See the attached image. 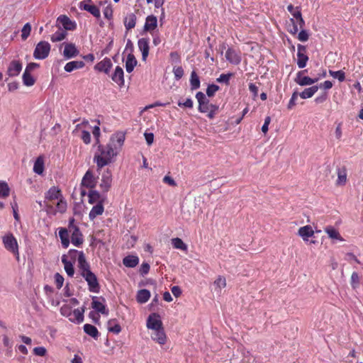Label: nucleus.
Wrapping results in <instances>:
<instances>
[{
  "mask_svg": "<svg viewBox=\"0 0 363 363\" xmlns=\"http://www.w3.org/2000/svg\"><path fill=\"white\" fill-rule=\"evenodd\" d=\"M233 76L232 73L228 74H222L220 77L216 79V81L219 83H225L226 84H229V81L230 77Z\"/></svg>",
  "mask_w": 363,
  "mask_h": 363,
  "instance_id": "6e6d98bb",
  "label": "nucleus"
},
{
  "mask_svg": "<svg viewBox=\"0 0 363 363\" xmlns=\"http://www.w3.org/2000/svg\"><path fill=\"white\" fill-rule=\"evenodd\" d=\"M219 89V86L216 84H210L206 89V94L208 96H213L215 93Z\"/></svg>",
  "mask_w": 363,
  "mask_h": 363,
  "instance_id": "4d7b16f0",
  "label": "nucleus"
},
{
  "mask_svg": "<svg viewBox=\"0 0 363 363\" xmlns=\"http://www.w3.org/2000/svg\"><path fill=\"white\" fill-rule=\"evenodd\" d=\"M81 252H83L78 251L77 250H70L68 252V255H67V256H68V259L69 258V261H72L74 263L76 261V259L78 261V257H79Z\"/></svg>",
  "mask_w": 363,
  "mask_h": 363,
  "instance_id": "603ef678",
  "label": "nucleus"
},
{
  "mask_svg": "<svg viewBox=\"0 0 363 363\" xmlns=\"http://www.w3.org/2000/svg\"><path fill=\"white\" fill-rule=\"evenodd\" d=\"M173 73L177 80L180 79L184 75V69L182 67H174L173 68Z\"/></svg>",
  "mask_w": 363,
  "mask_h": 363,
  "instance_id": "13d9d810",
  "label": "nucleus"
},
{
  "mask_svg": "<svg viewBox=\"0 0 363 363\" xmlns=\"http://www.w3.org/2000/svg\"><path fill=\"white\" fill-rule=\"evenodd\" d=\"M84 312L83 308L74 309L72 313H69V320L72 322L76 321L78 323H82L84 320Z\"/></svg>",
  "mask_w": 363,
  "mask_h": 363,
  "instance_id": "cd10ccee",
  "label": "nucleus"
},
{
  "mask_svg": "<svg viewBox=\"0 0 363 363\" xmlns=\"http://www.w3.org/2000/svg\"><path fill=\"white\" fill-rule=\"evenodd\" d=\"M97 183V178L94 177L91 170H87L84 175L82 180V185L89 189H93L96 186Z\"/></svg>",
  "mask_w": 363,
  "mask_h": 363,
  "instance_id": "9b49d317",
  "label": "nucleus"
},
{
  "mask_svg": "<svg viewBox=\"0 0 363 363\" xmlns=\"http://www.w3.org/2000/svg\"><path fill=\"white\" fill-rule=\"evenodd\" d=\"M55 283L57 289H61L63 285L64 278L59 273L55 274Z\"/></svg>",
  "mask_w": 363,
  "mask_h": 363,
  "instance_id": "bf43d9fd",
  "label": "nucleus"
},
{
  "mask_svg": "<svg viewBox=\"0 0 363 363\" xmlns=\"http://www.w3.org/2000/svg\"><path fill=\"white\" fill-rule=\"evenodd\" d=\"M151 337L160 345H164L167 342V336L163 328L153 330L151 333Z\"/></svg>",
  "mask_w": 363,
  "mask_h": 363,
  "instance_id": "dca6fc26",
  "label": "nucleus"
},
{
  "mask_svg": "<svg viewBox=\"0 0 363 363\" xmlns=\"http://www.w3.org/2000/svg\"><path fill=\"white\" fill-rule=\"evenodd\" d=\"M309 35L308 32L306 30L302 29L298 35V39L301 42H306L308 40Z\"/></svg>",
  "mask_w": 363,
  "mask_h": 363,
  "instance_id": "e2e57ef3",
  "label": "nucleus"
},
{
  "mask_svg": "<svg viewBox=\"0 0 363 363\" xmlns=\"http://www.w3.org/2000/svg\"><path fill=\"white\" fill-rule=\"evenodd\" d=\"M136 65L137 60L135 56L132 53L128 54L125 61V69L127 72H132Z\"/></svg>",
  "mask_w": 363,
  "mask_h": 363,
  "instance_id": "7c9ffc66",
  "label": "nucleus"
},
{
  "mask_svg": "<svg viewBox=\"0 0 363 363\" xmlns=\"http://www.w3.org/2000/svg\"><path fill=\"white\" fill-rule=\"evenodd\" d=\"M196 98L199 103V111L201 113H207L208 118L213 119L218 111V106L211 104L209 99L201 91L196 93Z\"/></svg>",
  "mask_w": 363,
  "mask_h": 363,
  "instance_id": "f03ea898",
  "label": "nucleus"
},
{
  "mask_svg": "<svg viewBox=\"0 0 363 363\" xmlns=\"http://www.w3.org/2000/svg\"><path fill=\"white\" fill-rule=\"evenodd\" d=\"M44 170V162L43 160L41 157H38L33 166V171L35 173L38 174H41L43 172Z\"/></svg>",
  "mask_w": 363,
  "mask_h": 363,
  "instance_id": "c03bdc74",
  "label": "nucleus"
},
{
  "mask_svg": "<svg viewBox=\"0 0 363 363\" xmlns=\"http://www.w3.org/2000/svg\"><path fill=\"white\" fill-rule=\"evenodd\" d=\"M298 234L304 241H308L313 235L314 231L311 225H305L298 229Z\"/></svg>",
  "mask_w": 363,
  "mask_h": 363,
  "instance_id": "5701e85b",
  "label": "nucleus"
},
{
  "mask_svg": "<svg viewBox=\"0 0 363 363\" xmlns=\"http://www.w3.org/2000/svg\"><path fill=\"white\" fill-rule=\"evenodd\" d=\"M359 277L358 274L354 272L351 276V285L353 289H357L359 285Z\"/></svg>",
  "mask_w": 363,
  "mask_h": 363,
  "instance_id": "5fc2aeb1",
  "label": "nucleus"
},
{
  "mask_svg": "<svg viewBox=\"0 0 363 363\" xmlns=\"http://www.w3.org/2000/svg\"><path fill=\"white\" fill-rule=\"evenodd\" d=\"M2 242L5 249L12 253L19 260V250L17 240L11 233H6L2 237Z\"/></svg>",
  "mask_w": 363,
  "mask_h": 363,
  "instance_id": "7ed1b4c3",
  "label": "nucleus"
},
{
  "mask_svg": "<svg viewBox=\"0 0 363 363\" xmlns=\"http://www.w3.org/2000/svg\"><path fill=\"white\" fill-rule=\"evenodd\" d=\"M60 196V191L55 186L50 188L46 194V199L49 200L58 199Z\"/></svg>",
  "mask_w": 363,
  "mask_h": 363,
  "instance_id": "79ce46f5",
  "label": "nucleus"
},
{
  "mask_svg": "<svg viewBox=\"0 0 363 363\" xmlns=\"http://www.w3.org/2000/svg\"><path fill=\"white\" fill-rule=\"evenodd\" d=\"M57 23L60 27H63L65 30H73L76 28L75 23L72 22L67 16L65 15L60 16L57 19Z\"/></svg>",
  "mask_w": 363,
  "mask_h": 363,
  "instance_id": "ddd939ff",
  "label": "nucleus"
},
{
  "mask_svg": "<svg viewBox=\"0 0 363 363\" xmlns=\"http://www.w3.org/2000/svg\"><path fill=\"white\" fill-rule=\"evenodd\" d=\"M138 45L139 50L142 52V60L145 61L149 55V40L147 38H142L138 40Z\"/></svg>",
  "mask_w": 363,
  "mask_h": 363,
  "instance_id": "f3484780",
  "label": "nucleus"
},
{
  "mask_svg": "<svg viewBox=\"0 0 363 363\" xmlns=\"http://www.w3.org/2000/svg\"><path fill=\"white\" fill-rule=\"evenodd\" d=\"M77 267L79 268V272L81 276L91 272L90 265L87 262L84 252H81L79 257H78Z\"/></svg>",
  "mask_w": 363,
  "mask_h": 363,
  "instance_id": "2eb2a0df",
  "label": "nucleus"
},
{
  "mask_svg": "<svg viewBox=\"0 0 363 363\" xmlns=\"http://www.w3.org/2000/svg\"><path fill=\"white\" fill-rule=\"evenodd\" d=\"M324 230L328 235L330 238L338 240H342L340 234L334 227L327 226L325 228Z\"/></svg>",
  "mask_w": 363,
  "mask_h": 363,
  "instance_id": "4c0bfd02",
  "label": "nucleus"
},
{
  "mask_svg": "<svg viewBox=\"0 0 363 363\" xmlns=\"http://www.w3.org/2000/svg\"><path fill=\"white\" fill-rule=\"evenodd\" d=\"M190 84L193 90L200 87V79L195 71H193L191 74Z\"/></svg>",
  "mask_w": 363,
  "mask_h": 363,
  "instance_id": "37998d69",
  "label": "nucleus"
},
{
  "mask_svg": "<svg viewBox=\"0 0 363 363\" xmlns=\"http://www.w3.org/2000/svg\"><path fill=\"white\" fill-rule=\"evenodd\" d=\"M82 140L84 141V143L86 144H89L90 142H91V135L89 133V132L86 131V130H83L82 132Z\"/></svg>",
  "mask_w": 363,
  "mask_h": 363,
  "instance_id": "338daca9",
  "label": "nucleus"
},
{
  "mask_svg": "<svg viewBox=\"0 0 363 363\" xmlns=\"http://www.w3.org/2000/svg\"><path fill=\"white\" fill-rule=\"evenodd\" d=\"M68 230L66 228H60L59 231V236L61 240L62 245L64 248H67L69 245Z\"/></svg>",
  "mask_w": 363,
  "mask_h": 363,
  "instance_id": "72a5a7b5",
  "label": "nucleus"
},
{
  "mask_svg": "<svg viewBox=\"0 0 363 363\" xmlns=\"http://www.w3.org/2000/svg\"><path fill=\"white\" fill-rule=\"evenodd\" d=\"M80 8L89 12L96 18H99L101 16L99 8L94 4H91V0H85L82 1L80 3Z\"/></svg>",
  "mask_w": 363,
  "mask_h": 363,
  "instance_id": "f8f14e48",
  "label": "nucleus"
},
{
  "mask_svg": "<svg viewBox=\"0 0 363 363\" xmlns=\"http://www.w3.org/2000/svg\"><path fill=\"white\" fill-rule=\"evenodd\" d=\"M337 179L336 180L337 186H345L347 180V169L345 167L338 168L337 170Z\"/></svg>",
  "mask_w": 363,
  "mask_h": 363,
  "instance_id": "4be33fe9",
  "label": "nucleus"
},
{
  "mask_svg": "<svg viewBox=\"0 0 363 363\" xmlns=\"http://www.w3.org/2000/svg\"><path fill=\"white\" fill-rule=\"evenodd\" d=\"M172 244L176 249H179L184 251L187 250V245L182 241L181 238H176L172 239Z\"/></svg>",
  "mask_w": 363,
  "mask_h": 363,
  "instance_id": "49530a36",
  "label": "nucleus"
},
{
  "mask_svg": "<svg viewBox=\"0 0 363 363\" xmlns=\"http://www.w3.org/2000/svg\"><path fill=\"white\" fill-rule=\"evenodd\" d=\"M136 16L134 13H128L124 18V26L126 30H129L135 28L136 24Z\"/></svg>",
  "mask_w": 363,
  "mask_h": 363,
  "instance_id": "bb28decb",
  "label": "nucleus"
},
{
  "mask_svg": "<svg viewBox=\"0 0 363 363\" xmlns=\"http://www.w3.org/2000/svg\"><path fill=\"white\" fill-rule=\"evenodd\" d=\"M31 26L29 23L24 25L21 30V38L22 40H26L30 34Z\"/></svg>",
  "mask_w": 363,
  "mask_h": 363,
  "instance_id": "3c124183",
  "label": "nucleus"
},
{
  "mask_svg": "<svg viewBox=\"0 0 363 363\" xmlns=\"http://www.w3.org/2000/svg\"><path fill=\"white\" fill-rule=\"evenodd\" d=\"M79 50L75 45L72 43L66 44L63 51V55L67 59L74 57L79 55Z\"/></svg>",
  "mask_w": 363,
  "mask_h": 363,
  "instance_id": "412c9836",
  "label": "nucleus"
},
{
  "mask_svg": "<svg viewBox=\"0 0 363 363\" xmlns=\"http://www.w3.org/2000/svg\"><path fill=\"white\" fill-rule=\"evenodd\" d=\"M46 349L44 347H36L33 349V353L40 357H43L46 354Z\"/></svg>",
  "mask_w": 363,
  "mask_h": 363,
  "instance_id": "69168bd1",
  "label": "nucleus"
},
{
  "mask_svg": "<svg viewBox=\"0 0 363 363\" xmlns=\"http://www.w3.org/2000/svg\"><path fill=\"white\" fill-rule=\"evenodd\" d=\"M112 67V62L108 57L104 58L103 60L97 63L94 68L99 72H103L106 74H108L111 68Z\"/></svg>",
  "mask_w": 363,
  "mask_h": 363,
  "instance_id": "6ab92c4d",
  "label": "nucleus"
},
{
  "mask_svg": "<svg viewBox=\"0 0 363 363\" xmlns=\"http://www.w3.org/2000/svg\"><path fill=\"white\" fill-rule=\"evenodd\" d=\"M294 17L297 19V24L299 28L303 29L305 26V21L302 18L301 13L300 10L296 11V13L294 14Z\"/></svg>",
  "mask_w": 363,
  "mask_h": 363,
  "instance_id": "864d4df0",
  "label": "nucleus"
},
{
  "mask_svg": "<svg viewBox=\"0 0 363 363\" xmlns=\"http://www.w3.org/2000/svg\"><path fill=\"white\" fill-rule=\"evenodd\" d=\"M123 263L127 267H135L139 263V259L137 256L128 255L123 259Z\"/></svg>",
  "mask_w": 363,
  "mask_h": 363,
  "instance_id": "f704fd0d",
  "label": "nucleus"
},
{
  "mask_svg": "<svg viewBox=\"0 0 363 363\" xmlns=\"http://www.w3.org/2000/svg\"><path fill=\"white\" fill-rule=\"evenodd\" d=\"M108 330L109 332L118 334L121 331V327L116 320H110L108 322Z\"/></svg>",
  "mask_w": 363,
  "mask_h": 363,
  "instance_id": "a19ab883",
  "label": "nucleus"
},
{
  "mask_svg": "<svg viewBox=\"0 0 363 363\" xmlns=\"http://www.w3.org/2000/svg\"><path fill=\"white\" fill-rule=\"evenodd\" d=\"M50 45L47 41L39 42L33 52V57L37 60L45 59L50 52Z\"/></svg>",
  "mask_w": 363,
  "mask_h": 363,
  "instance_id": "20e7f679",
  "label": "nucleus"
},
{
  "mask_svg": "<svg viewBox=\"0 0 363 363\" xmlns=\"http://www.w3.org/2000/svg\"><path fill=\"white\" fill-rule=\"evenodd\" d=\"M116 155L117 152L113 144L109 143L106 145L99 144L98 150L94 156V162L96 164L98 169H100L110 164Z\"/></svg>",
  "mask_w": 363,
  "mask_h": 363,
  "instance_id": "f257e3e1",
  "label": "nucleus"
},
{
  "mask_svg": "<svg viewBox=\"0 0 363 363\" xmlns=\"http://www.w3.org/2000/svg\"><path fill=\"white\" fill-rule=\"evenodd\" d=\"M112 183V174L109 169H106L102 174L100 187L102 191L106 193L109 191Z\"/></svg>",
  "mask_w": 363,
  "mask_h": 363,
  "instance_id": "9d476101",
  "label": "nucleus"
},
{
  "mask_svg": "<svg viewBox=\"0 0 363 363\" xmlns=\"http://www.w3.org/2000/svg\"><path fill=\"white\" fill-rule=\"evenodd\" d=\"M82 277L86 280L88 284L89 290L93 293H98L100 289V286L96 276L92 272L86 273Z\"/></svg>",
  "mask_w": 363,
  "mask_h": 363,
  "instance_id": "423d86ee",
  "label": "nucleus"
},
{
  "mask_svg": "<svg viewBox=\"0 0 363 363\" xmlns=\"http://www.w3.org/2000/svg\"><path fill=\"white\" fill-rule=\"evenodd\" d=\"M307 70L300 71L296 74V77L294 79L295 82L300 86H308L311 85L318 81V78H311L307 76H303V74Z\"/></svg>",
  "mask_w": 363,
  "mask_h": 363,
  "instance_id": "0eeeda50",
  "label": "nucleus"
},
{
  "mask_svg": "<svg viewBox=\"0 0 363 363\" xmlns=\"http://www.w3.org/2000/svg\"><path fill=\"white\" fill-rule=\"evenodd\" d=\"M157 26V18L153 15L147 16L144 25V30L147 32L153 31Z\"/></svg>",
  "mask_w": 363,
  "mask_h": 363,
  "instance_id": "aec40b11",
  "label": "nucleus"
},
{
  "mask_svg": "<svg viewBox=\"0 0 363 363\" xmlns=\"http://www.w3.org/2000/svg\"><path fill=\"white\" fill-rule=\"evenodd\" d=\"M318 86H313L309 88L305 89L302 92L299 94L300 97L306 99L312 97L318 90Z\"/></svg>",
  "mask_w": 363,
  "mask_h": 363,
  "instance_id": "2f4dec72",
  "label": "nucleus"
},
{
  "mask_svg": "<svg viewBox=\"0 0 363 363\" xmlns=\"http://www.w3.org/2000/svg\"><path fill=\"white\" fill-rule=\"evenodd\" d=\"M22 70V64L18 60H13L10 62L8 69L7 74L10 77L18 76Z\"/></svg>",
  "mask_w": 363,
  "mask_h": 363,
  "instance_id": "4468645a",
  "label": "nucleus"
},
{
  "mask_svg": "<svg viewBox=\"0 0 363 363\" xmlns=\"http://www.w3.org/2000/svg\"><path fill=\"white\" fill-rule=\"evenodd\" d=\"M104 211V208L103 203H96L95 206L92 207L89 213V218L91 220H94L98 216L101 215Z\"/></svg>",
  "mask_w": 363,
  "mask_h": 363,
  "instance_id": "a878e982",
  "label": "nucleus"
},
{
  "mask_svg": "<svg viewBox=\"0 0 363 363\" xmlns=\"http://www.w3.org/2000/svg\"><path fill=\"white\" fill-rule=\"evenodd\" d=\"M67 35V31L59 27L58 30L51 35L50 39L52 42H60L64 40Z\"/></svg>",
  "mask_w": 363,
  "mask_h": 363,
  "instance_id": "c9c22d12",
  "label": "nucleus"
},
{
  "mask_svg": "<svg viewBox=\"0 0 363 363\" xmlns=\"http://www.w3.org/2000/svg\"><path fill=\"white\" fill-rule=\"evenodd\" d=\"M91 305H92V308L95 311H96L102 314L108 315V311L106 310L105 305L102 302L99 301L97 299V297L93 298Z\"/></svg>",
  "mask_w": 363,
  "mask_h": 363,
  "instance_id": "c756f323",
  "label": "nucleus"
},
{
  "mask_svg": "<svg viewBox=\"0 0 363 363\" xmlns=\"http://www.w3.org/2000/svg\"><path fill=\"white\" fill-rule=\"evenodd\" d=\"M62 262L64 264V268L67 275L69 277H72L74 274V269L73 266L74 262H72V261H69L68 256H67L66 255H64L62 257Z\"/></svg>",
  "mask_w": 363,
  "mask_h": 363,
  "instance_id": "b1692460",
  "label": "nucleus"
},
{
  "mask_svg": "<svg viewBox=\"0 0 363 363\" xmlns=\"http://www.w3.org/2000/svg\"><path fill=\"white\" fill-rule=\"evenodd\" d=\"M56 208L58 212L64 213L67 208V203L62 199H60L56 205Z\"/></svg>",
  "mask_w": 363,
  "mask_h": 363,
  "instance_id": "052dcab7",
  "label": "nucleus"
},
{
  "mask_svg": "<svg viewBox=\"0 0 363 363\" xmlns=\"http://www.w3.org/2000/svg\"><path fill=\"white\" fill-rule=\"evenodd\" d=\"M329 74L333 78L337 79L340 82H343L345 79V74L342 70L333 71L329 70Z\"/></svg>",
  "mask_w": 363,
  "mask_h": 363,
  "instance_id": "09e8293b",
  "label": "nucleus"
},
{
  "mask_svg": "<svg viewBox=\"0 0 363 363\" xmlns=\"http://www.w3.org/2000/svg\"><path fill=\"white\" fill-rule=\"evenodd\" d=\"M213 285L215 286V290L220 293L221 289L226 286L225 278L223 276H218L214 281Z\"/></svg>",
  "mask_w": 363,
  "mask_h": 363,
  "instance_id": "ea45409f",
  "label": "nucleus"
},
{
  "mask_svg": "<svg viewBox=\"0 0 363 363\" xmlns=\"http://www.w3.org/2000/svg\"><path fill=\"white\" fill-rule=\"evenodd\" d=\"M147 328L152 330L163 328L162 320L157 313H154L149 315L147 320Z\"/></svg>",
  "mask_w": 363,
  "mask_h": 363,
  "instance_id": "1a4fd4ad",
  "label": "nucleus"
},
{
  "mask_svg": "<svg viewBox=\"0 0 363 363\" xmlns=\"http://www.w3.org/2000/svg\"><path fill=\"white\" fill-rule=\"evenodd\" d=\"M125 140V135L123 133H116L111 136L109 143L113 144V146L116 149V144L118 147H121L123 145Z\"/></svg>",
  "mask_w": 363,
  "mask_h": 363,
  "instance_id": "473e14b6",
  "label": "nucleus"
},
{
  "mask_svg": "<svg viewBox=\"0 0 363 363\" xmlns=\"http://www.w3.org/2000/svg\"><path fill=\"white\" fill-rule=\"evenodd\" d=\"M178 106L180 107H186L189 108H192L194 106V102L191 99L189 98L184 102H178Z\"/></svg>",
  "mask_w": 363,
  "mask_h": 363,
  "instance_id": "680f3d73",
  "label": "nucleus"
},
{
  "mask_svg": "<svg viewBox=\"0 0 363 363\" xmlns=\"http://www.w3.org/2000/svg\"><path fill=\"white\" fill-rule=\"evenodd\" d=\"M298 96H299L298 93L297 91H294L291 96V99L289 100V104H288V108L291 109L296 104V101L298 98Z\"/></svg>",
  "mask_w": 363,
  "mask_h": 363,
  "instance_id": "0e129e2a",
  "label": "nucleus"
},
{
  "mask_svg": "<svg viewBox=\"0 0 363 363\" xmlns=\"http://www.w3.org/2000/svg\"><path fill=\"white\" fill-rule=\"evenodd\" d=\"M84 331L87 335H90L91 337L95 339H96L99 335V333L97 328L91 324H85L84 325Z\"/></svg>",
  "mask_w": 363,
  "mask_h": 363,
  "instance_id": "58836bf2",
  "label": "nucleus"
},
{
  "mask_svg": "<svg viewBox=\"0 0 363 363\" xmlns=\"http://www.w3.org/2000/svg\"><path fill=\"white\" fill-rule=\"evenodd\" d=\"M297 65L299 68H304L308 60V57L306 54L297 55Z\"/></svg>",
  "mask_w": 363,
  "mask_h": 363,
  "instance_id": "de8ad7c7",
  "label": "nucleus"
},
{
  "mask_svg": "<svg viewBox=\"0 0 363 363\" xmlns=\"http://www.w3.org/2000/svg\"><path fill=\"white\" fill-rule=\"evenodd\" d=\"M9 187L6 182H0V197L6 198L9 195Z\"/></svg>",
  "mask_w": 363,
  "mask_h": 363,
  "instance_id": "8fccbe9b",
  "label": "nucleus"
},
{
  "mask_svg": "<svg viewBox=\"0 0 363 363\" xmlns=\"http://www.w3.org/2000/svg\"><path fill=\"white\" fill-rule=\"evenodd\" d=\"M22 79L23 84L27 86H33L35 84V79L30 74V73H28L27 72H24L22 76Z\"/></svg>",
  "mask_w": 363,
  "mask_h": 363,
  "instance_id": "a18cd8bd",
  "label": "nucleus"
},
{
  "mask_svg": "<svg viewBox=\"0 0 363 363\" xmlns=\"http://www.w3.org/2000/svg\"><path fill=\"white\" fill-rule=\"evenodd\" d=\"M112 80L116 83L119 86H124V72L123 69L117 66L114 70V72L111 75Z\"/></svg>",
  "mask_w": 363,
  "mask_h": 363,
  "instance_id": "a211bd4d",
  "label": "nucleus"
},
{
  "mask_svg": "<svg viewBox=\"0 0 363 363\" xmlns=\"http://www.w3.org/2000/svg\"><path fill=\"white\" fill-rule=\"evenodd\" d=\"M225 58L230 63L238 65L241 62V53L232 48H229L225 52Z\"/></svg>",
  "mask_w": 363,
  "mask_h": 363,
  "instance_id": "6e6552de",
  "label": "nucleus"
},
{
  "mask_svg": "<svg viewBox=\"0 0 363 363\" xmlns=\"http://www.w3.org/2000/svg\"><path fill=\"white\" fill-rule=\"evenodd\" d=\"M74 219L72 218L69 220L68 230L72 233L71 241L72 243L78 247L83 242L82 234L81 233L79 228L74 224Z\"/></svg>",
  "mask_w": 363,
  "mask_h": 363,
  "instance_id": "39448f33",
  "label": "nucleus"
},
{
  "mask_svg": "<svg viewBox=\"0 0 363 363\" xmlns=\"http://www.w3.org/2000/svg\"><path fill=\"white\" fill-rule=\"evenodd\" d=\"M88 197L89 203L91 204L99 203H103L105 199V198L102 196L101 194L96 190H91L89 192Z\"/></svg>",
  "mask_w": 363,
  "mask_h": 363,
  "instance_id": "393cba45",
  "label": "nucleus"
},
{
  "mask_svg": "<svg viewBox=\"0 0 363 363\" xmlns=\"http://www.w3.org/2000/svg\"><path fill=\"white\" fill-rule=\"evenodd\" d=\"M150 265L147 263H143L140 268V273L141 275L144 276L147 274L150 271Z\"/></svg>",
  "mask_w": 363,
  "mask_h": 363,
  "instance_id": "774afa93",
  "label": "nucleus"
},
{
  "mask_svg": "<svg viewBox=\"0 0 363 363\" xmlns=\"http://www.w3.org/2000/svg\"><path fill=\"white\" fill-rule=\"evenodd\" d=\"M85 65L83 61H71L67 62L64 69L67 72H71L75 69H81Z\"/></svg>",
  "mask_w": 363,
  "mask_h": 363,
  "instance_id": "c85d7f7f",
  "label": "nucleus"
},
{
  "mask_svg": "<svg viewBox=\"0 0 363 363\" xmlns=\"http://www.w3.org/2000/svg\"><path fill=\"white\" fill-rule=\"evenodd\" d=\"M150 297V292L147 289L139 290L137 294V301L140 303H146Z\"/></svg>",
  "mask_w": 363,
  "mask_h": 363,
  "instance_id": "e433bc0d",
  "label": "nucleus"
}]
</instances>
